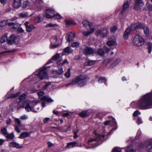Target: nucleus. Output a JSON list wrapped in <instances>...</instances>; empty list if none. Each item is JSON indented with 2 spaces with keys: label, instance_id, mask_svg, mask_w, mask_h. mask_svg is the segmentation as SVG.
Here are the masks:
<instances>
[{
  "label": "nucleus",
  "instance_id": "nucleus-1",
  "mask_svg": "<svg viewBox=\"0 0 152 152\" xmlns=\"http://www.w3.org/2000/svg\"><path fill=\"white\" fill-rule=\"evenodd\" d=\"M152 105V93L142 96L137 102V105L140 109L146 110L151 108Z\"/></svg>",
  "mask_w": 152,
  "mask_h": 152
},
{
  "label": "nucleus",
  "instance_id": "nucleus-2",
  "mask_svg": "<svg viewBox=\"0 0 152 152\" xmlns=\"http://www.w3.org/2000/svg\"><path fill=\"white\" fill-rule=\"evenodd\" d=\"M87 76L86 75H80L76 77L72 81L66 85V86L69 85L73 86L77 84L80 87L85 86L87 83Z\"/></svg>",
  "mask_w": 152,
  "mask_h": 152
},
{
  "label": "nucleus",
  "instance_id": "nucleus-3",
  "mask_svg": "<svg viewBox=\"0 0 152 152\" xmlns=\"http://www.w3.org/2000/svg\"><path fill=\"white\" fill-rule=\"evenodd\" d=\"M141 25L137 24V23L132 24L131 26L128 27L124 31V37L125 39H128L129 35L130 32L137 29V28H140Z\"/></svg>",
  "mask_w": 152,
  "mask_h": 152
},
{
  "label": "nucleus",
  "instance_id": "nucleus-4",
  "mask_svg": "<svg viewBox=\"0 0 152 152\" xmlns=\"http://www.w3.org/2000/svg\"><path fill=\"white\" fill-rule=\"evenodd\" d=\"M144 40L142 37L139 34H136L133 40L134 45L136 46H140L144 43Z\"/></svg>",
  "mask_w": 152,
  "mask_h": 152
},
{
  "label": "nucleus",
  "instance_id": "nucleus-5",
  "mask_svg": "<svg viewBox=\"0 0 152 152\" xmlns=\"http://www.w3.org/2000/svg\"><path fill=\"white\" fill-rule=\"evenodd\" d=\"M15 130L18 133H20V131L19 129H23L25 127V125L21 123V122L19 118H15Z\"/></svg>",
  "mask_w": 152,
  "mask_h": 152
},
{
  "label": "nucleus",
  "instance_id": "nucleus-6",
  "mask_svg": "<svg viewBox=\"0 0 152 152\" xmlns=\"http://www.w3.org/2000/svg\"><path fill=\"white\" fill-rule=\"evenodd\" d=\"M38 94L39 98H40L41 100L42 101H45L48 102H51L53 101V100L49 97V96H43L45 94V93L43 91L39 92L38 93Z\"/></svg>",
  "mask_w": 152,
  "mask_h": 152
},
{
  "label": "nucleus",
  "instance_id": "nucleus-7",
  "mask_svg": "<svg viewBox=\"0 0 152 152\" xmlns=\"http://www.w3.org/2000/svg\"><path fill=\"white\" fill-rule=\"evenodd\" d=\"M94 50L92 48L86 47L83 51L82 53L86 56H88L94 53Z\"/></svg>",
  "mask_w": 152,
  "mask_h": 152
},
{
  "label": "nucleus",
  "instance_id": "nucleus-8",
  "mask_svg": "<svg viewBox=\"0 0 152 152\" xmlns=\"http://www.w3.org/2000/svg\"><path fill=\"white\" fill-rule=\"evenodd\" d=\"M46 69V67H43L40 70L37 74V76H38L41 79L47 78V73L45 71Z\"/></svg>",
  "mask_w": 152,
  "mask_h": 152
},
{
  "label": "nucleus",
  "instance_id": "nucleus-9",
  "mask_svg": "<svg viewBox=\"0 0 152 152\" xmlns=\"http://www.w3.org/2000/svg\"><path fill=\"white\" fill-rule=\"evenodd\" d=\"M108 32V28H105L102 30H98L96 32L95 34L97 35H100L104 37L107 35Z\"/></svg>",
  "mask_w": 152,
  "mask_h": 152
},
{
  "label": "nucleus",
  "instance_id": "nucleus-10",
  "mask_svg": "<svg viewBox=\"0 0 152 152\" xmlns=\"http://www.w3.org/2000/svg\"><path fill=\"white\" fill-rule=\"evenodd\" d=\"M143 5L144 3L142 0H136L134 8L135 10H137Z\"/></svg>",
  "mask_w": 152,
  "mask_h": 152
},
{
  "label": "nucleus",
  "instance_id": "nucleus-11",
  "mask_svg": "<svg viewBox=\"0 0 152 152\" xmlns=\"http://www.w3.org/2000/svg\"><path fill=\"white\" fill-rule=\"evenodd\" d=\"M45 17L48 18H51L54 15V12L53 10L50 9H48L46 10L45 13Z\"/></svg>",
  "mask_w": 152,
  "mask_h": 152
},
{
  "label": "nucleus",
  "instance_id": "nucleus-12",
  "mask_svg": "<svg viewBox=\"0 0 152 152\" xmlns=\"http://www.w3.org/2000/svg\"><path fill=\"white\" fill-rule=\"evenodd\" d=\"M137 24H138L140 25H141L140 28H137V29H142L143 28L144 30V34L146 36H148L149 35V30L148 28L146 26H144V25L143 24L141 23H137Z\"/></svg>",
  "mask_w": 152,
  "mask_h": 152
},
{
  "label": "nucleus",
  "instance_id": "nucleus-13",
  "mask_svg": "<svg viewBox=\"0 0 152 152\" xmlns=\"http://www.w3.org/2000/svg\"><path fill=\"white\" fill-rule=\"evenodd\" d=\"M146 148L148 152H152V142L148 141L145 142Z\"/></svg>",
  "mask_w": 152,
  "mask_h": 152
},
{
  "label": "nucleus",
  "instance_id": "nucleus-14",
  "mask_svg": "<svg viewBox=\"0 0 152 152\" xmlns=\"http://www.w3.org/2000/svg\"><path fill=\"white\" fill-rule=\"evenodd\" d=\"M9 145L10 146L17 148H22V146L20 145L18 143L15 142H11L9 143Z\"/></svg>",
  "mask_w": 152,
  "mask_h": 152
},
{
  "label": "nucleus",
  "instance_id": "nucleus-15",
  "mask_svg": "<svg viewBox=\"0 0 152 152\" xmlns=\"http://www.w3.org/2000/svg\"><path fill=\"white\" fill-rule=\"evenodd\" d=\"M21 5V0H14L13 6L15 8H18Z\"/></svg>",
  "mask_w": 152,
  "mask_h": 152
},
{
  "label": "nucleus",
  "instance_id": "nucleus-16",
  "mask_svg": "<svg viewBox=\"0 0 152 152\" xmlns=\"http://www.w3.org/2000/svg\"><path fill=\"white\" fill-rule=\"evenodd\" d=\"M74 38V34L72 33H68L66 37V40L68 42H70Z\"/></svg>",
  "mask_w": 152,
  "mask_h": 152
},
{
  "label": "nucleus",
  "instance_id": "nucleus-17",
  "mask_svg": "<svg viewBox=\"0 0 152 152\" xmlns=\"http://www.w3.org/2000/svg\"><path fill=\"white\" fill-rule=\"evenodd\" d=\"M129 5L128 4L127 1H125L123 5V10L121 12V13L123 14L125 11L128 8Z\"/></svg>",
  "mask_w": 152,
  "mask_h": 152
},
{
  "label": "nucleus",
  "instance_id": "nucleus-18",
  "mask_svg": "<svg viewBox=\"0 0 152 152\" xmlns=\"http://www.w3.org/2000/svg\"><path fill=\"white\" fill-rule=\"evenodd\" d=\"M15 37L14 35H11L7 39V41L9 44H12L13 43L15 42Z\"/></svg>",
  "mask_w": 152,
  "mask_h": 152
},
{
  "label": "nucleus",
  "instance_id": "nucleus-19",
  "mask_svg": "<svg viewBox=\"0 0 152 152\" xmlns=\"http://www.w3.org/2000/svg\"><path fill=\"white\" fill-rule=\"evenodd\" d=\"M126 152H136L135 149L134 148L133 146L132 145H129L126 149Z\"/></svg>",
  "mask_w": 152,
  "mask_h": 152
},
{
  "label": "nucleus",
  "instance_id": "nucleus-20",
  "mask_svg": "<svg viewBox=\"0 0 152 152\" xmlns=\"http://www.w3.org/2000/svg\"><path fill=\"white\" fill-rule=\"evenodd\" d=\"M26 110L27 112L32 111L33 112L37 113V112L35 111L33 107H32L30 104H27L26 106L25 107Z\"/></svg>",
  "mask_w": 152,
  "mask_h": 152
},
{
  "label": "nucleus",
  "instance_id": "nucleus-21",
  "mask_svg": "<svg viewBox=\"0 0 152 152\" xmlns=\"http://www.w3.org/2000/svg\"><path fill=\"white\" fill-rule=\"evenodd\" d=\"M79 116L80 117L83 118H84L88 115V110H86L83 111L80 113H79Z\"/></svg>",
  "mask_w": 152,
  "mask_h": 152
},
{
  "label": "nucleus",
  "instance_id": "nucleus-22",
  "mask_svg": "<svg viewBox=\"0 0 152 152\" xmlns=\"http://www.w3.org/2000/svg\"><path fill=\"white\" fill-rule=\"evenodd\" d=\"M96 61L87 59L85 62V64L87 66H91L94 64Z\"/></svg>",
  "mask_w": 152,
  "mask_h": 152
},
{
  "label": "nucleus",
  "instance_id": "nucleus-23",
  "mask_svg": "<svg viewBox=\"0 0 152 152\" xmlns=\"http://www.w3.org/2000/svg\"><path fill=\"white\" fill-rule=\"evenodd\" d=\"M20 94V92H18L15 94H13L10 95L7 98V99H10L11 98H14L18 96Z\"/></svg>",
  "mask_w": 152,
  "mask_h": 152
},
{
  "label": "nucleus",
  "instance_id": "nucleus-24",
  "mask_svg": "<svg viewBox=\"0 0 152 152\" xmlns=\"http://www.w3.org/2000/svg\"><path fill=\"white\" fill-rule=\"evenodd\" d=\"M82 23L87 30L91 27L89 23L87 21L84 20L83 21Z\"/></svg>",
  "mask_w": 152,
  "mask_h": 152
},
{
  "label": "nucleus",
  "instance_id": "nucleus-25",
  "mask_svg": "<svg viewBox=\"0 0 152 152\" xmlns=\"http://www.w3.org/2000/svg\"><path fill=\"white\" fill-rule=\"evenodd\" d=\"M7 34L5 33L4 35L0 38V42L1 43H4L5 42L6 40H7Z\"/></svg>",
  "mask_w": 152,
  "mask_h": 152
},
{
  "label": "nucleus",
  "instance_id": "nucleus-26",
  "mask_svg": "<svg viewBox=\"0 0 152 152\" xmlns=\"http://www.w3.org/2000/svg\"><path fill=\"white\" fill-rule=\"evenodd\" d=\"M25 102H22L21 104H20V102H19L17 105V109L18 110H20L21 108H23L25 107Z\"/></svg>",
  "mask_w": 152,
  "mask_h": 152
},
{
  "label": "nucleus",
  "instance_id": "nucleus-27",
  "mask_svg": "<svg viewBox=\"0 0 152 152\" xmlns=\"http://www.w3.org/2000/svg\"><path fill=\"white\" fill-rule=\"evenodd\" d=\"M35 28L33 24L29 25L26 27V31L28 32H31Z\"/></svg>",
  "mask_w": 152,
  "mask_h": 152
},
{
  "label": "nucleus",
  "instance_id": "nucleus-28",
  "mask_svg": "<svg viewBox=\"0 0 152 152\" xmlns=\"http://www.w3.org/2000/svg\"><path fill=\"white\" fill-rule=\"evenodd\" d=\"M64 51L66 53L69 54L73 52V50H72L70 47H67L64 49Z\"/></svg>",
  "mask_w": 152,
  "mask_h": 152
},
{
  "label": "nucleus",
  "instance_id": "nucleus-29",
  "mask_svg": "<svg viewBox=\"0 0 152 152\" xmlns=\"http://www.w3.org/2000/svg\"><path fill=\"white\" fill-rule=\"evenodd\" d=\"M106 81L107 80L104 77H102L99 78L98 82L100 83H104L105 84H106Z\"/></svg>",
  "mask_w": 152,
  "mask_h": 152
},
{
  "label": "nucleus",
  "instance_id": "nucleus-30",
  "mask_svg": "<svg viewBox=\"0 0 152 152\" xmlns=\"http://www.w3.org/2000/svg\"><path fill=\"white\" fill-rule=\"evenodd\" d=\"M77 143V142H72L69 143H68L67 145V147L68 148H72L75 147Z\"/></svg>",
  "mask_w": 152,
  "mask_h": 152
},
{
  "label": "nucleus",
  "instance_id": "nucleus-31",
  "mask_svg": "<svg viewBox=\"0 0 152 152\" xmlns=\"http://www.w3.org/2000/svg\"><path fill=\"white\" fill-rule=\"evenodd\" d=\"M26 97V95L25 94H23L20 96L19 97V101H22L25 99Z\"/></svg>",
  "mask_w": 152,
  "mask_h": 152
},
{
  "label": "nucleus",
  "instance_id": "nucleus-32",
  "mask_svg": "<svg viewBox=\"0 0 152 152\" xmlns=\"http://www.w3.org/2000/svg\"><path fill=\"white\" fill-rule=\"evenodd\" d=\"M29 135V134L28 132H23L21 133L19 137L20 138H22L23 137H28Z\"/></svg>",
  "mask_w": 152,
  "mask_h": 152
},
{
  "label": "nucleus",
  "instance_id": "nucleus-33",
  "mask_svg": "<svg viewBox=\"0 0 152 152\" xmlns=\"http://www.w3.org/2000/svg\"><path fill=\"white\" fill-rule=\"evenodd\" d=\"M30 4V2L28 1H26L23 2L22 5V7L23 8H26Z\"/></svg>",
  "mask_w": 152,
  "mask_h": 152
},
{
  "label": "nucleus",
  "instance_id": "nucleus-34",
  "mask_svg": "<svg viewBox=\"0 0 152 152\" xmlns=\"http://www.w3.org/2000/svg\"><path fill=\"white\" fill-rule=\"evenodd\" d=\"M42 21L41 18V16L40 15H39L36 18L34 19V21L36 23H38Z\"/></svg>",
  "mask_w": 152,
  "mask_h": 152
},
{
  "label": "nucleus",
  "instance_id": "nucleus-35",
  "mask_svg": "<svg viewBox=\"0 0 152 152\" xmlns=\"http://www.w3.org/2000/svg\"><path fill=\"white\" fill-rule=\"evenodd\" d=\"M104 49H99L97 51V53L98 55L100 56H102L104 55Z\"/></svg>",
  "mask_w": 152,
  "mask_h": 152
},
{
  "label": "nucleus",
  "instance_id": "nucleus-36",
  "mask_svg": "<svg viewBox=\"0 0 152 152\" xmlns=\"http://www.w3.org/2000/svg\"><path fill=\"white\" fill-rule=\"evenodd\" d=\"M28 15L27 12H23L19 14V16L21 18H24L27 17Z\"/></svg>",
  "mask_w": 152,
  "mask_h": 152
},
{
  "label": "nucleus",
  "instance_id": "nucleus-37",
  "mask_svg": "<svg viewBox=\"0 0 152 152\" xmlns=\"http://www.w3.org/2000/svg\"><path fill=\"white\" fill-rule=\"evenodd\" d=\"M1 132L2 134L5 136H7L8 134L7 132V129L5 128H3L2 129H1Z\"/></svg>",
  "mask_w": 152,
  "mask_h": 152
},
{
  "label": "nucleus",
  "instance_id": "nucleus-38",
  "mask_svg": "<svg viewBox=\"0 0 152 152\" xmlns=\"http://www.w3.org/2000/svg\"><path fill=\"white\" fill-rule=\"evenodd\" d=\"M111 58H107L104 59L103 61V63L104 64H107L110 63L112 61Z\"/></svg>",
  "mask_w": 152,
  "mask_h": 152
},
{
  "label": "nucleus",
  "instance_id": "nucleus-39",
  "mask_svg": "<svg viewBox=\"0 0 152 152\" xmlns=\"http://www.w3.org/2000/svg\"><path fill=\"white\" fill-rule=\"evenodd\" d=\"M118 28L116 26H114L110 28V31L112 33H114L117 30Z\"/></svg>",
  "mask_w": 152,
  "mask_h": 152
},
{
  "label": "nucleus",
  "instance_id": "nucleus-40",
  "mask_svg": "<svg viewBox=\"0 0 152 152\" xmlns=\"http://www.w3.org/2000/svg\"><path fill=\"white\" fill-rule=\"evenodd\" d=\"M5 137L8 139H12L14 137V136L12 133L10 134L8 133L7 136Z\"/></svg>",
  "mask_w": 152,
  "mask_h": 152
},
{
  "label": "nucleus",
  "instance_id": "nucleus-41",
  "mask_svg": "<svg viewBox=\"0 0 152 152\" xmlns=\"http://www.w3.org/2000/svg\"><path fill=\"white\" fill-rule=\"evenodd\" d=\"M148 49L149 53H150L152 50V44L150 42H148L147 43Z\"/></svg>",
  "mask_w": 152,
  "mask_h": 152
},
{
  "label": "nucleus",
  "instance_id": "nucleus-42",
  "mask_svg": "<svg viewBox=\"0 0 152 152\" xmlns=\"http://www.w3.org/2000/svg\"><path fill=\"white\" fill-rule=\"evenodd\" d=\"M21 26V24L18 23H14L13 26V29H17L20 28Z\"/></svg>",
  "mask_w": 152,
  "mask_h": 152
},
{
  "label": "nucleus",
  "instance_id": "nucleus-43",
  "mask_svg": "<svg viewBox=\"0 0 152 152\" xmlns=\"http://www.w3.org/2000/svg\"><path fill=\"white\" fill-rule=\"evenodd\" d=\"M70 69L69 68L64 75L67 78L69 77L70 76Z\"/></svg>",
  "mask_w": 152,
  "mask_h": 152
},
{
  "label": "nucleus",
  "instance_id": "nucleus-44",
  "mask_svg": "<svg viewBox=\"0 0 152 152\" xmlns=\"http://www.w3.org/2000/svg\"><path fill=\"white\" fill-rule=\"evenodd\" d=\"M60 55L58 54H56L52 58V59L54 60H57L59 58Z\"/></svg>",
  "mask_w": 152,
  "mask_h": 152
},
{
  "label": "nucleus",
  "instance_id": "nucleus-45",
  "mask_svg": "<svg viewBox=\"0 0 152 152\" xmlns=\"http://www.w3.org/2000/svg\"><path fill=\"white\" fill-rule=\"evenodd\" d=\"M79 43L78 42H75L73 43L71 45V46L73 47H79Z\"/></svg>",
  "mask_w": 152,
  "mask_h": 152
},
{
  "label": "nucleus",
  "instance_id": "nucleus-46",
  "mask_svg": "<svg viewBox=\"0 0 152 152\" xmlns=\"http://www.w3.org/2000/svg\"><path fill=\"white\" fill-rule=\"evenodd\" d=\"M7 20H3L0 22V26L3 27L7 25Z\"/></svg>",
  "mask_w": 152,
  "mask_h": 152
},
{
  "label": "nucleus",
  "instance_id": "nucleus-47",
  "mask_svg": "<svg viewBox=\"0 0 152 152\" xmlns=\"http://www.w3.org/2000/svg\"><path fill=\"white\" fill-rule=\"evenodd\" d=\"M115 43V42L114 41L110 40L107 42V45L109 46H110L114 45Z\"/></svg>",
  "mask_w": 152,
  "mask_h": 152
},
{
  "label": "nucleus",
  "instance_id": "nucleus-48",
  "mask_svg": "<svg viewBox=\"0 0 152 152\" xmlns=\"http://www.w3.org/2000/svg\"><path fill=\"white\" fill-rule=\"evenodd\" d=\"M56 25V24H53L51 23H49L48 24H47L45 25V27L47 28H48L49 27H52L53 26H55Z\"/></svg>",
  "mask_w": 152,
  "mask_h": 152
},
{
  "label": "nucleus",
  "instance_id": "nucleus-49",
  "mask_svg": "<svg viewBox=\"0 0 152 152\" xmlns=\"http://www.w3.org/2000/svg\"><path fill=\"white\" fill-rule=\"evenodd\" d=\"M60 45L59 44L52 45L50 46V48L51 49L55 48L58 47Z\"/></svg>",
  "mask_w": 152,
  "mask_h": 152
},
{
  "label": "nucleus",
  "instance_id": "nucleus-50",
  "mask_svg": "<svg viewBox=\"0 0 152 152\" xmlns=\"http://www.w3.org/2000/svg\"><path fill=\"white\" fill-rule=\"evenodd\" d=\"M136 122L138 124H142V121L141 118L140 117H138Z\"/></svg>",
  "mask_w": 152,
  "mask_h": 152
},
{
  "label": "nucleus",
  "instance_id": "nucleus-51",
  "mask_svg": "<svg viewBox=\"0 0 152 152\" xmlns=\"http://www.w3.org/2000/svg\"><path fill=\"white\" fill-rule=\"evenodd\" d=\"M140 114V111L138 110H136L133 113V116H137Z\"/></svg>",
  "mask_w": 152,
  "mask_h": 152
},
{
  "label": "nucleus",
  "instance_id": "nucleus-52",
  "mask_svg": "<svg viewBox=\"0 0 152 152\" xmlns=\"http://www.w3.org/2000/svg\"><path fill=\"white\" fill-rule=\"evenodd\" d=\"M53 17L58 19H59L62 18L61 16L59 14H54Z\"/></svg>",
  "mask_w": 152,
  "mask_h": 152
},
{
  "label": "nucleus",
  "instance_id": "nucleus-53",
  "mask_svg": "<svg viewBox=\"0 0 152 152\" xmlns=\"http://www.w3.org/2000/svg\"><path fill=\"white\" fill-rule=\"evenodd\" d=\"M56 72L58 74H61L63 73V70L62 69V68H61L58 71H56Z\"/></svg>",
  "mask_w": 152,
  "mask_h": 152
},
{
  "label": "nucleus",
  "instance_id": "nucleus-54",
  "mask_svg": "<svg viewBox=\"0 0 152 152\" xmlns=\"http://www.w3.org/2000/svg\"><path fill=\"white\" fill-rule=\"evenodd\" d=\"M91 34L89 31H84L83 32V34L84 36L87 37L89 34Z\"/></svg>",
  "mask_w": 152,
  "mask_h": 152
},
{
  "label": "nucleus",
  "instance_id": "nucleus-55",
  "mask_svg": "<svg viewBox=\"0 0 152 152\" xmlns=\"http://www.w3.org/2000/svg\"><path fill=\"white\" fill-rule=\"evenodd\" d=\"M64 21L66 24L67 25H71L72 24V22L71 21L69 20H65Z\"/></svg>",
  "mask_w": 152,
  "mask_h": 152
},
{
  "label": "nucleus",
  "instance_id": "nucleus-56",
  "mask_svg": "<svg viewBox=\"0 0 152 152\" xmlns=\"http://www.w3.org/2000/svg\"><path fill=\"white\" fill-rule=\"evenodd\" d=\"M113 152H121V151L119 148H115L113 149Z\"/></svg>",
  "mask_w": 152,
  "mask_h": 152
},
{
  "label": "nucleus",
  "instance_id": "nucleus-57",
  "mask_svg": "<svg viewBox=\"0 0 152 152\" xmlns=\"http://www.w3.org/2000/svg\"><path fill=\"white\" fill-rule=\"evenodd\" d=\"M15 51V50H8V51H4V52H2L0 53V55H1V54H3V53H11V52H13Z\"/></svg>",
  "mask_w": 152,
  "mask_h": 152
},
{
  "label": "nucleus",
  "instance_id": "nucleus-58",
  "mask_svg": "<svg viewBox=\"0 0 152 152\" xmlns=\"http://www.w3.org/2000/svg\"><path fill=\"white\" fill-rule=\"evenodd\" d=\"M7 25L9 26H13L14 24V23L13 22H9V21H10L9 20H7Z\"/></svg>",
  "mask_w": 152,
  "mask_h": 152
},
{
  "label": "nucleus",
  "instance_id": "nucleus-59",
  "mask_svg": "<svg viewBox=\"0 0 152 152\" xmlns=\"http://www.w3.org/2000/svg\"><path fill=\"white\" fill-rule=\"evenodd\" d=\"M17 29V32L18 33H23L24 31V30H23L21 28H18Z\"/></svg>",
  "mask_w": 152,
  "mask_h": 152
},
{
  "label": "nucleus",
  "instance_id": "nucleus-60",
  "mask_svg": "<svg viewBox=\"0 0 152 152\" xmlns=\"http://www.w3.org/2000/svg\"><path fill=\"white\" fill-rule=\"evenodd\" d=\"M103 49L104 50H105V51L107 53H108L109 52L110 49L106 47H104Z\"/></svg>",
  "mask_w": 152,
  "mask_h": 152
},
{
  "label": "nucleus",
  "instance_id": "nucleus-61",
  "mask_svg": "<svg viewBox=\"0 0 152 152\" xmlns=\"http://www.w3.org/2000/svg\"><path fill=\"white\" fill-rule=\"evenodd\" d=\"M117 64V63L115 61L113 63V64H111V65H110V68H113L114 66H116Z\"/></svg>",
  "mask_w": 152,
  "mask_h": 152
},
{
  "label": "nucleus",
  "instance_id": "nucleus-62",
  "mask_svg": "<svg viewBox=\"0 0 152 152\" xmlns=\"http://www.w3.org/2000/svg\"><path fill=\"white\" fill-rule=\"evenodd\" d=\"M12 120L10 118H9L8 120H7L6 121V124L7 125H10L11 124Z\"/></svg>",
  "mask_w": 152,
  "mask_h": 152
},
{
  "label": "nucleus",
  "instance_id": "nucleus-63",
  "mask_svg": "<svg viewBox=\"0 0 152 152\" xmlns=\"http://www.w3.org/2000/svg\"><path fill=\"white\" fill-rule=\"evenodd\" d=\"M28 116L26 115H23L21 116L20 118L22 119H25L28 118Z\"/></svg>",
  "mask_w": 152,
  "mask_h": 152
},
{
  "label": "nucleus",
  "instance_id": "nucleus-64",
  "mask_svg": "<svg viewBox=\"0 0 152 152\" xmlns=\"http://www.w3.org/2000/svg\"><path fill=\"white\" fill-rule=\"evenodd\" d=\"M7 1V0H0V2L3 4H5Z\"/></svg>",
  "mask_w": 152,
  "mask_h": 152
}]
</instances>
